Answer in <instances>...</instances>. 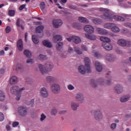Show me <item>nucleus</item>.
<instances>
[{
    "label": "nucleus",
    "instance_id": "nucleus-4",
    "mask_svg": "<svg viewBox=\"0 0 131 131\" xmlns=\"http://www.w3.org/2000/svg\"><path fill=\"white\" fill-rule=\"evenodd\" d=\"M25 88H19L18 86L13 85L10 88V92L13 95H19L22 93V91H25Z\"/></svg>",
    "mask_w": 131,
    "mask_h": 131
},
{
    "label": "nucleus",
    "instance_id": "nucleus-2",
    "mask_svg": "<svg viewBox=\"0 0 131 131\" xmlns=\"http://www.w3.org/2000/svg\"><path fill=\"white\" fill-rule=\"evenodd\" d=\"M17 112L19 116L25 117L28 114V108L26 106H19Z\"/></svg>",
    "mask_w": 131,
    "mask_h": 131
},
{
    "label": "nucleus",
    "instance_id": "nucleus-21",
    "mask_svg": "<svg viewBox=\"0 0 131 131\" xmlns=\"http://www.w3.org/2000/svg\"><path fill=\"white\" fill-rule=\"evenodd\" d=\"M117 43L120 47H126V40L124 39H120L118 40Z\"/></svg>",
    "mask_w": 131,
    "mask_h": 131
},
{
    "label": "nucleus",
    "instance_id": "nucleus-59",
    "mask_svg": "<svg viewBox=\"0 0 131 131\" xmlns=\"http://www.w3.org/2000/svg\"><path fill=\"white\" fill-rule=\"evenodd\" d=\"M126 47H128V48H130V47H131V41L126 40Z\"/></svg>",
    "mask_w": 131,
    "mask_h": 131
},
{
    "label": "nucleus",
    "instance_id": "nucleus-19",
    "mask_svg": "<svg viewBox=\"0 0 131 131\" xmlns=\"http://www.w3.org/2000/svg\"><path fill=\"white\" fill-rule=\"evenodd\" d=\"M129 99H130V96L124 95L120 98V101L121 103H125L127 102V101H129Z\"/></svg>",
    "mask_w": 131,
    "mask_h": 131
},
{
    "label": "nucleus",
    "instance_id": "nucleus-17",
    "mask_svg": "<svg viewBox=\"0 0 131 131\" xmlns=\"http://www.w3.org/2000/svg\"><path fill=\"white\" fill-rule=\"evenodd\" d=\"M79 107V104L75 101H72L71 102V108L73 111H77L78 107Z\"/></svg>",
    "mask_w": 131,
    "mask_h": 131
},
{
    "label": "nucleus",
    "instance_id": "nucleus-34",
    "mask_svg": "<svg viewBox=\"0 0 131 131\" xmlns=\"http://www.w3.org/2000/svg\"><path fill=\"white\" fill-rule=\"evenodd\" d=\"M98 80L92 79L91 81V84L93 88H97L98 86Z\"/></svg>",
    "mask_w": 131,
    "mask_h": 131
},
{
    "label": "nucleus",
    "instance_id": "nucleus-63",
    "mask_svg": "<svg viewBox=\"0 0 131 131\" xmlns=\"http://www.w3.org/2000/svg\"><path fill=\"white\" fill-rule=\"evenodd\" d=\"M67 39L68 41H72V40L73 41V36H70L69 38H67Z\"/></svg>",
    "mask_w": 131,
    "mask_h": 131
},
{
    "label": "nucleus",
    "instance_id": "nucleus-58",
    "mask_svg": "<svg viewBox=\"0 0 131 131\" xmlns=\"http://www.w3.org/2000/svg\"><path fill=\"white\" fill-rule=\"evenodd\" d=\"M26 7V4H24L21 5L19 8V11H22V10H23V9H25Z\"/></svg>",
    "mask_w": 131,
    "mask_h": 131
},
{
    "label": "nucleus",
    "instance_id": "nucleus-47",
    "mask_svg": "<svg viewBox=\"0 0 131 131\" xmlns=\"http://www.w3.org/2000/svg\"><path fill=\"white\" fill-rule=\"evenodd\" d=\"M116 126H117V125L115 123H113L111 124V129L112 130H114L115 128H116Z\"/></svg>",
    "mask_w": 131,
    "mask_h": 131
},
{
    "label": "nucleus",
    "instance_id": "nucleus-6",
    "mask_svg": "<svg viewBox=\"0 0 131 131\" xmlns=\"http://www.w3.org/2000/svg\"><path fill=\"white\" fill-rule=\"evenodd\" d=\"M84 61L87 73H91L92 69H91V59L89 57H85Z\"/></svg>",
    "mask_w": 131,
    "mask_h": 131
},
{
    "label": "nucleus",
    "instance_id": "nucleus-13",
    "mask_svg": "<svg viewBox=\"0 0 131 131\" xmlns=\"http://www.w3.org/2000/svg\"><path fill=\"white\" fill-rule=\"evenodd\" d=\"M45 68L47 72H51L54 69V64L51 62L48 61L45 63Z\"/></svg>",
    "mask_w": 131,
    "mask_h": 131
},
{
    "label": "nucleus",
    "instance_id": "nucleus-7",
    "mask_svg": "<svg viewBox=\"0 0 131 131\" xmlns=\"http://www.w3.org/2000/svg\"><path fill=\"white\" fill-rule=\"evenodd\" d=\"M75 100L79 103H83L84 102V96L81 93H77L75 95Z\"/></svg>",
    "mask_w": 131,
    "mask_h": 131
},
{
    "label": "nucleus",
    "instance_id": "nucleus-62",
    "mask_svg": "<svg viewBox=\"0 0 131 131\" xmlns=\"http://www.w3.org/2000/svg\"><path fill=\"white\" fill-rule=\"evenodd\" d=\"M100 56L101 55L98 53H95L94 54V57H95V58H100Z\"/></svg>",
    "mask_w": 131,
    "mask_h": 131
},
{
    "label": "nucleus",
    "instance_id": "nucleus-64",
    "mask_svg": "<svg viewBox=\"0 0 131 131\" xmlns=\"http://www.w3.org/2000/svg\"><path fill=\"white\" fill-rule=\"evenodd\" d=\"M82 50H83V51H88V47H86V46H85V45H83L82 46Z\"/></svg>",
    "mask_w": 131,
    "mask_h": 131
},
{
    "label": "nucleus",
    "instance_id": "nucleus-30",
    "mask_svg": "<svg viewBox=\"0 0 131 131\" xmlns=\"http://www.w3.org/2000/svg\"><path fill=\"white\" fill-rule=\"evenodd\" d=\"M73 41L77 45L81 42V39L78 36H73Z\"/></svg>",
    "mask_w": 131,
    "mask_h": 131
},
{
    "label": "nucleus",
    "instance_id": "nucleus-39",
    "mask_svg": "<svg viewBox=\"0 0 131 131\" xmlns=\"http://www.w3.org/2000/svg\"><path fill=\"white\" fill-rule=\"evenodd\" d=\"M92 22L96 25H99V24L102 23V20L99 18H95L92 20Z\"/></svg>",
    "mask_w": 131,
    "mask_h": 131
},
{
    "label": "nucleus",
    "instance_id": "nucleus-49",
    "mask_svg": "<svg viewBox=\"0 0 131 131\" xmlns=\"http://www.w3.org/2000/svg\"><path fill=\"white\" fill-rule=\"evenodd\" d=\"M46 118H47V116H46L45 114H42L40 116V121H43Z\"/></svg>",
    "mask_w": 131,
    "mask_h": 131
},
{
    "label": "nucleus",
    "instance_id": "nucleus-45",
    "mask_svg": "<svg viewBox=\"0 0 131 131\" xmlns=\"http://www.w3.org/2000/svg\"><path fill=\"white\" fill-rule=\"evenodd\" d=\"M8 15L10 16V17H13L15 16V10H10L8 11Z\"/></svg>",
    "mask_w": 131,
    "mask_h": 131
},
{
    "label": "nucleus",
    "instance_id": "nucleus-11",
    "mask_svg": "<svg viewBox=\"0 0 131 131\" xmlns=\"http://www.w3.org/2000/svg\"><path fill=\"white\" fill-rule=\"evenodd\" d=\"M52 24L54 28H59L63 24V22L61 19H53L52 20Z\"/></svg>",
    "mask_w": 131,
    "mask_h": 131
},
{
    "label": "nucleus",
    "instance_id": "nucleus-48",
    "mask_svg": "<svg viewBox=\"0 0 131 131\" xmlns=\"http://www.w3.org/2000/svg\"><path fill=\"white\" fill-rule=\"evenodd\" d=\"M26 63H27V64H33V63H34V60H33V59L29 58L27 60Z\"/></svg>",
    "mask_w": 131,
    "mask_h": 131
},
{
    "label": "nucleus",
    "instance_id": "nucleus-1",
    "mask_svg": "<svg viewBox=\"0 0 131 131\" xmlns=\"http://www.w3.org/2000/svg\"><path fill=\"white\" fill-rule=\"evenodd\" d=\"M99 11L104 13L101 17L103 19H105V20H106V21H112L113 18L115 20H117V21H124V18L118 15L114 16L113 14H111L108 9L101 8L99 9Z\"/></svg>",
    "mask_w": 131,
    "mask_h": 131
},
{
    "label": "nucleus",
    "instance_id": "nucleus-43",
    "mask_svg": "<svg viewBox=\"0 0 131 131\" xmlns=\"http://www.w3.org/2000/svg\"><path fill=\"white\" fill-rule=\"evenodd\" d=\"M38 58L41 61H43V60H47L48 58L47 57V55H43L42 54H40L38 56Z\"/></svg>",
    "mask_w": 131,
    "mask_h": 131
},
{
    "label": "nucleus",
    "instance_id": "nucleus-41",
    "mask_svg": "<svg viewBox=\"0 0 131 131\" xmlns=\"http://www.w3.org/2000/svg\"><path fill=\"white\" fill-rule=\"evenodd\" d=\"M97 82L98 83L101 84V85H104V84H105V80H104V79L103 78H100L97 79Z\"/></svg>",
    "mask_w": 131,
    "mask_h": 131
},
{
    "label": "nucleus",
    "instance_id": "nucleus-20",
    "mask_svg": "<svg viewBox=\"0 0 131 131\" xmlns=\"http://www.w3.org/2000/svg\"><path fill=\"white\" fill-rule=\"evenodd\" d=\"M17 47L19 51H20V52H22V51H23V41H22V39H20L19 40L17 41Z\"/></svg>",
    "mask_w": 131,
    "mask_h": 131
},
{
    "label": "nucleus",
    "instance_id": "nucleus-26",
    "mask_svg": "<svg viewBox=\"0 0 131 131\" xmlns=\"http://www.w3.org/2000/svg\"><path fill=\"white\" fill-rule=\"evenodd\" d=\"M43 29H45L43 26H39L36 28V33H41L43 31Z\"/></svg>",
    "mask_w": 131,
    "mask_h": 131
},
{
    "label": "nucleus",
    "instance_id": "nucleus-5",
    "mask_svg": "<svg viewBox=\"0 0 131 131\" xmlns=\"http://www.w3.org/2000/svg\"><path fill=\"white\" fill-rule=\"evenodd\" d=\"M50 90L52 93L57 95V94H59L61 92V86L58 83H53L51 85Z\"/></svg>",
    "mask_w": 131,
    "mask_h": 131
},
{
    "label": "nucleus",
    "instance_id": "nucleus-37",
    "mask_svg": "<svg viewBox=\"0 0 131 131\" xmlns=\"http://www.w3.org/2000/svg\"><path fill=\"white\" fill-rule=\"evenodd\" d=\"M111 30L113 31V32H119L120 31V29H119V28L117 27L116 26L113 25V27L111 28Z\"/></svg>",
    "mask_w": 131,
    "mask_h": 131
},
{
    "label": "nucleus",
    "instance_id": "nucleus-15",
    "mask_svg": "<svg viewBox=\"0 0 131 131\" xmlns=\"http://www.w3.org/2000/svg\"><path fill=\"white\" fill-rule=\"evenodd\" d=\"M40 95L43 98H48L49 97V92L46 88L43 87L40 89Z\"/></svg>",
    "mask_w": 131,
    "mask_h": 131
},
{
    "label": "nucleus",
    "instance_id": "nucleus-33",
    "mask_svg": "<svg viewBox=\"0 0 131 131\" xmlns=\"http://www.w3.org/2000/svg\"><path fill=\"white\" fill-rule=\"evenodd\" d=\"M78 20L80 22H82V23H89V20L86 19V18H85L82 16L79 17Z\"/></svg>",
    "mask_w": 131,
    "mask_h": 131
},
{
    "label": "nucleus",
    "instance_id": "nucleus-60",
    "mask_svg": "<svg viewBox=\"0 0 131 131\" xmlns=\"http://www.w3.org/2000/svg\"><path fill=\"white\" fill-rule=\"evenodd\" d=\"M18 125H19V122H14L12 124L13 127H16V126H18Z\"/></svg>",
    "mask_w": 131,
    "mask_h": 131
},
{
    "label": "nucleus",
    "instance_id": "nucleus-32",
    "mask_svg": "<svg viewBox=\"0 0 131 131\" xmlns=\"http://www.w3.org/2000/svg\"><path fill=\"white\" fill-rule=\"evenodd\" d=\"M97 30L98 33H99V34H101V35H104V34H107V31L104 29L97 28Z\"/></svg>",
    "mask_w": 131,
    "mask_h": 131
},
{
    "label": "nucleus",
    "instance_id": "nucleus-29",
    "mask_svg": "<svg viewBox=\"0 0 131 131\" xmlns=\"http://www.w3.org/2000/svg\"><path fill=\"white\" fill-rule=\"evenodd\" d=\"M24 53L27 58H31V57H32V53H31V52L28 50H24Z\"/></svg>",
    "mask_w": 131,
    "mask_h": 131
},
{
    "label": "nucleus",
    "instance_id": "nucleus-18",
    "mask_svg": "<svg viewBox=\"0 0 131 131\" xmlns=\"http://www.w3.org/2000/svg\"><path fill=\"white\" fill-rule=\"evenodd\" d=\"M95 68L96 71H98V72H101L103 70V67H102V64L99 61L95 62Z\"/></svg>",
    "mask_w": 131,
    "mask_h": 131
},
{
    "label": "nucleus",
    "instance_id": "nucleus-57",
    "mask_svg": "<svg viewBox=\"0 0 131 131\" xmlns=\"http://www.w3.org/2000/svg\"><path fill=\"white\" fill-rule=\"evenodd\" d=\"M69 8L72 10H76V11H77V7H76V6L74 5H70Z\"/></svg>",
    "mask_w": 131,
    "mask_h": 131
},
{
    "label": "nucleus",
    "instance_id": "nucleus-38",
    "mask_svg": "<svg viewBox=\"0 0 131 131\" xmlns=\"http://www.w3.org/2000/svg\"><path fill=\"white\" fill-rule=\"evenodd\" d=\"M63 48V42H59L57 45H56V49L57 51H59V52H61L62 51V48Z\"/></svg>",
    "mask_w": 131,
    "mask_h": 131
},
{
    "label": "nucleus",
    "instance_id": "nucleus-50",
    "mask_svg": "<svg viewBox=\"0 0 131 131\" xmlns=\"http://www.w3.org/2000/svg\"><path fill=\"white\" fill-rule=\"evenodd\" d=\"M12 29L11 28V27L7 26L5 29V31L6 33H10V32L11 31Z\"/></svg>",
    "mask_w": 131,
    "mask_h": 131
},
{
    "label": "nucleus",
    "instance_id": "nucleus-9",
    "mask_svg": "<svg viewBox=\"0 0 131 131\" xmlns=\"http://www.w3.org/2000/svg\"><path fill=\"white\" fill-rule=\"evenodd\" d=\"M45 80L47 83H52V82H58L59 81V80H58V78L52 76H47L46 77Z\"/></svg>",
    "mask_w": 131,
    "mask_h": 131
},
{
    "label": "nucleus",
    "instance_id": "nucleus-40",
    "mask_svg": "<svg viewBox=\"0 0 131 131\" xmlns=\"http://www.w3.org/2000/svg\"><path fill=\"white\" fill-rule=\"evenodd\" d=\"M74 51L75 52L78 54V55H81L82 54V51H81V49H80L78 47H75L74 48Z\"/></svg>",
    "mask_w": 131,
    "mask_h": 131
},
{
    "label": "nucleus",
    "instance_id": "nucleus-8",
    "mask_svg": "<svg viewBox=\"0 0 131 131\" xmlns=\"http://www.w3.org/2000/svg\"><path fill=\"white\" fill-rule=\"evenodd\" d=\"M105 58L108 62H114L117 60V57L113 54L107 53L105 55Z\"/></svg>",
    "mask_w": 131,
    "mask_h": 131
},
{
    "label": "nucleus",
    "instance_id": "nucleus-46",
    "mask_svg": "<svg viewBox=\"0 0 131 131\" xmlns=\"http://www.w3.org/2000/svg\"><path fill=\"white\" fill-rule=\"evenodd\" d=\"M34 104V99H32L31 101L27 103V106H33V104Z\"/></svg>",
    "mask_w": 131,
    "mask_h": 131
},
{
    "label": "nucleus",
    "instance_id": "nucleus-16",
    "mask_svg": "<svg viewBox=\"0 0 131 131\" xmlns=\"http://www.w3.org/2000/svg\"><path fill=\"white\" fill-rule=\"evenodd\" d=\"M38 68L40 73L42 74V75H45V74L48 73V71H47L45 66L40 64L38 65Z\"/></svg>",
    "mask_w": 131,
    "mask_h": 131
},
{
    "label": "nucleus",
    "instance_id": "nucleus-53",
    "mask_svg": "<svg viewBox=\"0 0 131 131\" xmlns=\"http://www.w3.org/2000/svg\"><path fill=\"white\" fill-rule=\"evenodd\" d=\"M68 89L70 91H72V90H74L75 88L74 87L73 85H72V84H69L68 85Z\"/></svg>",
    "mask_w": 131,
    "mask_h": 131
},
{
    "label": "nucleus",
    "instance_id": "nucleus-31",
    "mask_svg": "<svg viewBox=\"0 0 131 131\" xmlns=\"http://www.w3.org/2000/svg\"><path fill=\"white\" fill-rule=\"evenodd\" d=\"M100 39L101 41H103V42H110L111 41L110 38L105 36L100 37Z\"/></svg>",
    "mask_w": 131,
    "mask_h": 131
},
{
    "label": "nucleus",
    "instance_id": "nucleus-25",
    "mask_svg": "<svg viewBox=\"0 0 131 131\" xmlns=\"http://www.w3.org/2000/svg\"><path fill=\"white\" fill-rule=\"evenodd\" d=\"M62 40V37L59 35H56L53 37L54 42H60Z\"/></svg>",
    "mask_w": 131,
    "mask_h": 131
},
{
    "label": "nucleus",
    "instance_id": "nucleus-61",
    "mask_svg": "<svg viewBox=\"0 0 131 131\" xmlns=\"http://www.w3.org/2000/svg\"><path fill=\"white\" fill-rule=\"evenodd\" d=\"M116 51L117 54L122 55V51L120 50V49H117Z\"/></svg>",
    "mask_w": 131,
    "mask_h": 131
},
{
    "label": "nucleus",
    "instance_id": "nucleus-35",
    "mask_svg": "<svg viewBox=\"0 0 131 131\" xmlns=\"http://www.w3.org/2000/svg\"><path fill=\"white\" fill-rule=\"evenodd\" d=\"M113 25H114L113 23H106L103 25V27L106 29H110V28H112Z\"/></svg>",
    "mask_w": 131,
    "mask_h": 131
},
{
    "label": "nucleus",
    "instance_id": "nucleus-36",
    "mask_svg": "<svg viewBox=\"0 0 131 131\" xmlns=\"http://www.w3.org/2000/svg\"><path fill=\"white\" fill-rule=\"evenodd\" d=\"M32 39L34 43L37 44L38 42H39V40H38L37 36H36L35 35H33L32 36Z\"/></svg>",
    "mask_w": 131,
    "mask_h": 131
},
{
    "label": "nucleus",
    "instance_id": "nucleus-10",
    "mask_svg": "<svg viewBox=\"0 0 131 131\" xmlns=\"http://www.w3.org/2000/svg\"><path fill=\"white\" fill-rule=\"evenodd\" d=\"M114 92L115 94L119 95L123 92V86L121 84H117L114 88Z\"/></svg>",
    "mask_w": 131,
    "mask_h": 131
},
{
    "label": "nucleus",
    "instance_id": "nucleus-52",
    "mask_svg": "<svg viewBox=\"0 0 131 131\" xmlns=\"http://www.w3.org/2000/svg\"><path fill=\"white\" fill-rule=\"evenodd\" d=\"M46 8V4H45V2H42L40 4V9L41 10H45Z\"/></svg>",
    "mask_w": 131,
    "mask_h": 131
},
{
    "label": "nucleus",
    "instance_id": "nucleus-28",
    "mask_svg": "<svg viewBox=\"0 0 131 131\" xmlns=\"http://www.w3.org/2000/svg\"><path fill=\"white\" fill-rule=\"evenodd\" d=\"M6 99V95L5 92L3 91H0V101L4 102Z\"/></svg>",
    "mask_w": 131,
    "mask_h": 131
},
{
    "label": "nucleus",
    "instance_id": "nucleus-24",
    "mask_svg": "<svg viewBox=\"0 0 131 131\" xmlns=\"http://www.w3.org/2000/svg\"><path fill=\"white\" fill-rule=\"evenodd\" d=\"M10 82L11 84H15L18 82V78L15 76H13L11 78Z\"/></svg>",
    "mask_w": 131,
    "mask_h": 131
},
{
    "label": "nucleus",
    "instance_id": "nucleus-23",
    "mask_svg": "<svg viewBox=\"0 0 131 131\" xmlns=\"http://www.w3.org/2000/svg\"><path fill=\"white\" fill-rule=\"evenodd\" d=\"M42 44L43 46H45V47H47V48H53V45H52V43L48 40H43L42 41Z\"/></svg>",
    "mask_w": 131,
    "mask_h": 131
},
{
    "label": "nucleus",
    "instance_id": "nucleus-27",
    "mask_svg": "<svg viewBox=\"0 0 131 131\" xmlns=\"http://www.w3.org/2000/svg\"><path fill=\"white\" fill-rule=\"evenodd\" d=\"M85 36L86 38L91 39V40H96L97 37L95 35H90L89 34H85Z\"/></svg>",
    "mask_w": 131,
    "mask_h": 131
},
{
    "label": "nucleus",
    "instance_id": "nucleus-14",
    "mask_svg": "<svg viewBox=\"0 0 131 131\" xmlns=\"http://www.w3.org/2000/svg\"><path fill=\"white\" fill-rule=\"evenodd\" d=\"M102 46L103 48L107 51H111V50L113 49V46L111 44L109 43V42H103L102 43Z\"/></svg>",
    "mask_w": 131,
    "mask_h": 131
},
{
    "label": "nucleus",
    "instance_id": "nucleus-55",
    "mask_svg": "<svg viewBox=\"0 0 131 131\" xmlns=\"http://www.w3.org/2000/svg\"><path fill=\"white\" fill-rule=\"evenodd\" d=\"M124 26H125V27H128L129 28H131V23H124Z\"/></svg>",
    "mask_w": 131,
    "mask_h": 131
},
{
    "label": "nucleus",
    "instance_id": "nucleus-3",
    "mask_svg": "<svg viewBox=\"0 0 131 131\" xmlns=\"http://www.w3.org/2000/svg\"><path fill=\"white\" fill-rule=\"evenodd\" d=\"M93 116L96 121H100L103 119V114L100 109H96L93 111Z\"/></svg>",
    "mask_w": 131,
    "mask_h": 131
},
{
    "label": "nucleus",
    "instance_id": "nucleus-12",
    "mask_svg": "<svg viewBox=\"0 0 131 131\" xmlns=\"http://www.w3.org/2000/svg\"><path fill=\"white\" fill-rule=\"evenodd\" d=\"M84 30L87 33H94L95 32V28L91 25H86L84 27Z\"/></svg>",
    "mask_w": 131,
    "mask_h": 131
},
{
    "label": "nucleus",
    "instance_id": "nucleus-56",
    "mask_svg": "<svg viewBox=\"0 0 131 131\" xmlns=\"http://www.w3.org/2000/svg\"><path fill=\"white\" fill-rule=\"evenodd\" d=\"M66 113H67V111L66 110L60 111L59 112V114H60V115H64V114H66Z\"/></svg>",
    "mask_w": 131,
    "mask_h": 131
},
{
    "label": "nucleus",
    "instance_id": "nucleus-51",
    "mask_svg": "<svg viewBox=\"0 0 131 131\" xmlns=\"http://www.w3.org/2000/svg\"><path fill=\"white\" fill-rule=\"evenodd\" d=\"M105 84H107V85H111V84H112L111 79H107L106 80Z\"/></svg>",
    "mask_w": 131,
    "mask_h": 131
},
{
    "label": "nucleus",
    "instance_id": "nucleus-42",
    "mask_svg": "<svg viewBox=\"0 0 131 131\" xmlns=\"http://www.w3.org/2000/svg\"><path fill=\"white\" fill-rule=\"evenodd\" d=\"M58 110H57V108H52L51 110V115H53V116H56Z\"/></svg>",
    "mask_w": 131,
    "mask_h": 131
},
{
    "label": "nucleus",
    "instance_id": "nucleus-44",
    "mask_svg": "<svg viewBox=\"0 0 131 131\" xmlns=\"http://www.w3.org/2000/svg\"><path fill=\"white\" fill-rule=\"evenodd\" d=\"M16 25L18 27H21L23 30H24V26L23 25H20V18H18L16 21Z\"/></svg>",
    "mask_w": 131,
    "mask_h": 131
},
{
    "label": "nucleus",
    "instance_id": "nucleus-54",
    "mask_svg": "<svg viewBox=\"0 0 131 131\" xmlns=\"http://www.w3.org/2000/svg\"><path fill=\"white\" fill-rule=\"evenodd\" d=\"M5 119V116L3 113L0 112V121H3Z\"/></svg>",
    "mask_w": 131,
    "mask_h": 131
},
{
    "label": "nucleus",
    "instance_id": "nucleus-22",
    "mask_svg": "<svg viewBox=\"0 0 131 131\" xmlns=\"http://www.w3.org/2000/svg\"><path fill=\"white\" fill-rule=\"evenodd\" d=\"M78 71L81 74H85V72H86V68H85V67L82 65L79 66Z\"/></svg>",
    "mask_w": 131,
    "mask_h": 131
}]
</instances>
